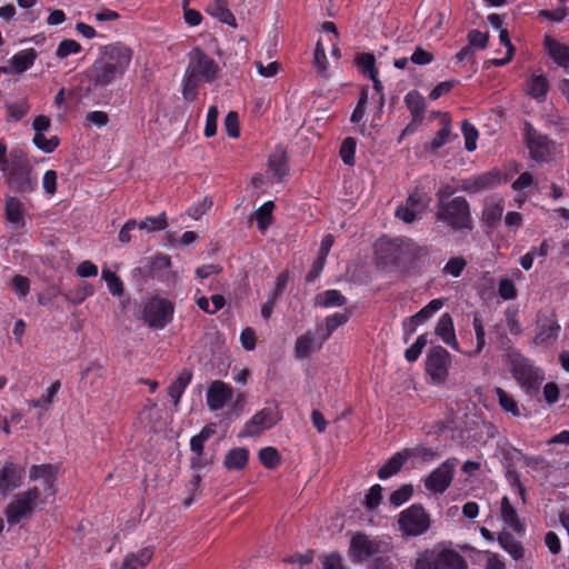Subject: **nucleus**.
I'll return each mask as SVG.
<instances>
[{"instance_id": "21", "label": "nucleus", "mask_w": 569, "mask_h": 569, "mask_svg": "<svg viewBox=\"0 0 569 569\" xmlns=\"http://www.w3.org/2000/svg\"><path fill=\"white\" fill-rule=\"evenodd\" d=\"M436 335L455 350H459V343L455 333L453 321L449 313H443L436 326Z\"/></svg>"}, {"instance_id": "63", "label": "nucleus", "mask_w": 569, "mask_h": 569, "mask_svg": "<svg viewBox=\"0 0 569 569\" xmlns=\"http://www.w3.org/2000/svg\"><path fill=\"white\" fill-rule=\"evenodd\" d=\"M433 54L421 47H417L410 57V61L418 66H426L432 62Z\"/></svg>"}, {"instance_id": "14", "label": "nucleus", "mask_w": 569, "mask_h": 569, "mask_svg": "<svg viewBox=\"0 0 569 569\" xmlns=\"http://www.w3.org/2000/svg\"><path fill=\"white\" fill-rule=\"evenodd\" d=\"M526 143L533 160L539 162L550 160L555 149L553 142L546 136L540 134L529 124H527L526 129Z\"/></svg>"}, {"instance_id": "56", "label": "nucleus", "mask_w": 569, "mask_h": 569, "mask_svg": "<svg viewBox=\"0 0 569 569\" xmlns=\"http://www.w3.org/2000/svg\"><path fill=\"white\" fill-rule=\"evenodd\" d=\"M355 153L356 141L352 138L345 139L340 148V156L342 161L348 166H352L355 162Z\"/></svg>"}, {"instance_id": "51", "label": "nucleus", "mask_w": 569, "mask_h": 569, "mask_svg": "<svg viewBox=\"0 0 569 569\" xmlns=\"http://www.w3.org/2000/svg\"><path fill=\"white\" fill-rule=\"evenodd\" d=\"M30 106L26 100H20L7 106L8 117L14 121L22 119L29 112Z\"/></svg>"}, {"instance_id": "64", "label": "nucleus", "mask_w": 569, "mask_h": 569, "mask_svg": "<svg viewBox=\"0 0 569 569\" xmlns=\"http://www.w3.org/2000/svg\"><path fill=\"white\" fill-rule=\"evenodd\" d=\"M323 569H347L339 553H330L322 557Z\"/></svg>"}, {"instance_id": "27", "label": "nucleus", "mask_w": 569, "mask_h": 569, "mask_svg": "<svg viewBox=\"0 0 569 569\" xmlns=\"http://www.w3.org/2000/svg\"><path fill=\"white\" fill-rule=\"evenodd\" d=\"M268 170L280 181L288 172L287 156L282 148H277L269 157Z\"/></svg>"}, {"instance_id": "4", "label": "nucleus", "mask_w": 569, "mask_h": 569, "mask_svg": "<svg viewBox=\"0 0 569 569\" xmlns=\"http://www.w3.org/2000/svg\"><path fill=\"white\" fill-rule=\"evenodd\" d=\"M449 191L447 192L445 190H440L438 192V219L455 229L467 228L470 221V210L468 202L462 197H456L449 200Z\"/></svg>"}, {"instance_id": "11", "label": "nucleus", "mask_w": 569, "mask_h": 569, "mask_svg": "<svg viewBox=\"0 0 569 569\" xmlns=\"http://www.w3.org/2000/svg\"><path fill=\"white\" fill-rule=\"evenodd\" d=\"M10 188L20 193H30L36 190L38 179L32 174L31 169L22 163L13 162L4 172Z\"/></svg>"}, {"instance_id": "26", "label": "nucleus", "mask_w": 569, "mask_h": 569, "mask_svg": "<svg viewBox=\"0 0 569 569\" xmlns=\"http://www.w3.org/2000/svg\"><path fill=\"white\" fill-rule=\"evenodd\" d=\"M411 451L402 450L400 452L395 453L387 462L386 465L379 470L378 476L380 479L385 480L393 475H396L401 467L405 465V462L412 458Z\"/></svg>"}, {"instance_id": "23", "label": "nucleus", "mask_w": 569, "mask_h": 569, "mask_svg": "<svg viewBox=\"0 0 569 569\" xmlns=\"http://www.w3.org/2000/svg\"><path fill=\"white\" fill-rule=\"evenodd\" d=\"M153 552L152 547H144L137 552L128 553L119 569H142L151 561Z\"/></svg>"}, {"instance_id": "6", "label": "nucleus", "mask_w": 569, "mask_h": 569, "mask_svg": "<svg viewBox=\"0 0 569 569\" xmlns=\"http://www.w3.org/2000/svg\"><path fill=\"white\" fill-rule=\"evenodd\" d=\"M388 550L389 543L382 539L357 532L351 538L348 556L353 562H362Z\"/></svg>"}, {"instance_id": "7", "label": "nucleus", "mask_w": 569, "mask_h": 569, "mask_svg": "<svg viewBox=\"0 0 569 569\" xmlns=\"http://www.w3.org/2000/svg\"><path fill=\"white\" fill-rule=\"evenodd\" d=\"M174 303L159 296L148 299L142 309L143 320L152 328L163 329L172 321Z\"/></svg>"}, {"instance_id": "59", "label": "nucleus", "mask_w": 569, "mask_h": 569, "mask_svg": "<svg viewBox=\"0 0 569 569\" xmlns=\"http://www.w3.org/2000/svg\"><path fill=\"white\" fill-rule=\"evenodd\" d=\"M486 224L495 229L498 224V204L495 201L487 202L482 212Z\"/></svg>"}, {"instance_id": "31", "label": "nucleus", "mask_w": 569, "mask_h": 569, "mask_svg": "<svg viewBox=\"0 0 569 569\" xmlns=\"http://www.w3.org/2000/svg\"><path fill=\"white\" fill-rule=\"evenodd\" d=\"M191 381V373L189 371H182L179 376L172 381L168 389V395L171 398L174 407H177L180 402V398L183 395L186 388Z\"/></svg>"}, {"instance_id": "40", "label": "nucleus", "mask_w": 569, "mask_h": 569, "mask_svg": "<svg viewBox=\"0 0 569 569\" xmlns=\"http://www.w3.org/2000/svg\"><path fill=\"white\" fill-rule=\"evenodd\" d=\"M94 293V288L90 283H82L78 288L66 293V298L73 305H80L88 297Z\"/></svg>"}, {"instance_id": "45", "label": "nucleus", "mask_w": 569, "mask_h": 569, "mask_svg": "<svg viewBox=\"0 0 569 569\" xmlns=\"http://www.w3.org/2000/svg\"><path fill=\"white\" fill-rule=\"evenodd\" d=\"M274 206L272 201L264 202L257 211L256 219L258 223V228L261 231H264L271 222L272 210Z\"/></svg>"}, {"instance_id": "30", "label": "nucleus", "mask_w": 569, "mask_h": 569, "mask_svg": "<svg viewBox=\"0 0 569 569\" xmlns=\"http://www.w3.org/2000/svg\"><path fill=\"white\" fill-rule=\"evenodd\" d=\"M453 138H457V136H453L451 132L450 121L445 120L442 128L425 144V149L436 152Z\"/></svg>"}, {"instance_id": "57", "label": "nucleus", "mask_w": 569, "mask_h": 569, "mask_svg": "<svg viewBox=\"0 0 569 569\" xmlns=\"http://www.w3.org/2000/svg\"><path fill=\"white\" fill-rule=\"evenodd\" d=\"M518 312H519V309L516 306H511L505 311L507 327H508L509 331L516 336H518L522 332L520 323L517 320Z\"/></svg>"}, {"instance_id": "37", "label": "nucleus", "mask_w": 569, "mask_h": 569, "mask_svg": "<svg viewBox=\"0 0 569 569\" xmlns=\"http://www.w3.org/2000/svg\"><path fill=\"white\" fill-rule=\"evenodd\" d=\"M101 277L107 283V288L112 296L120 297L123 293V282L113 271L104 268L102 269Z\"/></svg>"}, {"instance_id": "61", "label": "nucleus", "mask_w": 569, "mask_h": 569, "mask_svg": "<svg viewBox=\"0 0 569 569\" xmlns=\"http://www.w3.org/2000/svg\"><path fill=\"white\" fill-rule=\"evenodd\" d=\"M469 46L475 49H485L487 47L489 34L478 30H471L468 34Z\"/></svg>"}, {"instance_id": "28", "label": "nucleus", "mask_w": 569, "mask_h": 569, "mask_svg": "<svg viewBox=\"0 0 569 569\" xmlns=\"http://www.w3.org/2000/svg\"><path fill=\"white\" fill-rule=\"evenodd\" d=\"M249 460V451L243 447L233 448L224 457L223 465L228 470H242Z\"/></svg>"}, {"instance_id": "38", "label": "nucleus", "mask_w": 569, "mask_h": 569, "mask_svg": "<svg viewBox=\"0 0 569 569\" xmlns=\"http://www.w3.org/2000/svg\"><path fill=\"white\" fill-rule=\"evenodd\" d=\"M479 292L485 300L496 296V278L490 272H486L478 282Z\"/></svg>"}, {"instance_id": "52", "label": "nucleus", "mask_w": 569, "mask_h": 569, "mask_svg": "<svg viewBox=\"0 0 569 569\" xmlns=\"http://www.w3.org/2000/svg\"><path fill=\"white\" fill-rule=\"evenodd\" d=\"M33 143L38 149L42 150L46 153H50L58 147L59 140L57 137H51L50 139H47L44 133H34Z\"/></svg>"}, {"instance_id": "1", "label": "nucleus", "mask_w": 569, "mask_h": 569, "mask_svg": "<svg viewBox=\"0 0 569 569\" xmlns=\"http://www.w3.org/2000/svg\"><path fill=\"white\" fill-rule=\"evenodd\" d=\"M130 47L117 42L102 46L93 63L86 70L88 91H97L122 78L132 61Z\"/></svg>"}, {"instance_id": "46", "label": "nucleus", "mask_w": 569, "mask_h": 569, "mask_svg": "<svg viewBox=\"0 0 569 569\" xmlns=\"http://www.w3.org/2000/svg\"><path fill=\"white\" fill-rule=\"evenodd\" d=\"M548 88V80L543 76H533L528 83V92L535 98L545 97Z\"/></svg>"}, {"instance_id": "15", "label": "nucleus", "mask_w": 569, "mask_h": 569, "mask_svg": "<svg viewBox=\"0 0 569 569\" xmlns=\"http://www.w3.org/2000/svg\"><path fill=\"white\" fill-rule=\"evenodd\" d=\"M456 467V459L446 460L425 479V487L435 493H442L450 486Z\"/></svg>"}, {"instance_id": "20", "label": "nucleus", "mask_w": 569, "mask_h": 569, "mask_svg": "<svg viewBox=\"0 0 569 569\" xmlns=\"http://www.w3.org/2000/svg\"><path fill=\"white\" fill-rule=\"evenodd\" d=\"M326 340H323V336L321 339H317L315 333L307 331L305 335L300 336L295 343V352L296 356L300 359H303L308 357L310 353L318 351L322 343Z\"/></svg>"}, {"instance_id": "16", "label": "nucleus", "mask_w": 569, "mask_h": 569, "mask_svg": "<svg viewBox=\"0 0 569 569\" xmlns=\"http://www.w3.org/2000/svg\"><path fill=\"white\" fill-rule=\"evenodd\" d=\"M56 468L51 465H34L29 470V478L33 481H40L39 486L44 496L53 498L56 489Z\"/></svg>"}, {"instance_id": "48", "label": "nucleus", "mask_w": 569, "mask_h": 569, "mask_svg": "<svg viewBox=\"0 0 569 569\" xmlns=\"http://www.w3.org/2000/svg\"><path fill=\"white\" fill-rule=\"evenodd\" d=\"M200 81L184 72L182 79V96L186 101L192 102L197 98V88Z\"/></svg>"}, {"instance_id": "55", "label": "nucleus", "mask_w": 569, "mask_h": 569, "mask_svg": "<svg viewBox=\"0 0 569 569\" xmlns=\"http://www.w3.org/2000/svg\"><path fill=\"white\" fill-rule=\"evenodd\" d=\"M466 266L467 261L462 257H455L449 259V261L445 264L443 272L446 274H450L453 278H457L461 274Z\"/></svg>"}, {"instance_id": "18", "label": "nucleus", "mask_w": 569, "mask_h": 569, "mask_svg": "<svg viewBox=\"0 0 569 569\" xmlns=\"http://www.w3.org/2000/svg\"><path fill=\"white\" fill-rule=\"evenodd\" d=\"M24 470L22 467L6 462L0 469V493L8 495L18 488L23 479Z\"/></svg>"}, {"instance_id": "41", "label": "nucleus", "mask_w": 569, "mask_h": 569, "mask_svg": "<svg viewBox=\"0 0 569 569\" xmlns=\"http://www.w3.org/2000/svg\"><path fill=\"white\" fill-rule=\"evenodd\" d=\"M348 320L349 315L346 312H336L328 316L325 320L326 333L323 335V340H327L336 329L345 325Z\"/></svg>"}, {"instance_id": "47", "label": "nucleus", "mask_w": 569, "mask_h": 569, "mask_svg": "<svg viewBox=\"0 0 569 569\" xmlns=\"http://www.w3.org/2000/svg\"><path fill=\"white\" fill-rule=\"evenodd\" d=\"M357 63L361 72L368 77L378 76L376 59L371 53H362L357 58Z\"/></svg>"}, {"instance_id": "19", "label": "nucleus", "mask_w": 569, "mask_h": 569, "mask_svg": "<svg viewBox=\"0 0 569 569\" xmlns=\"http://www.w3.org/2000/svg\"><path fill=\"white\" fill-rule=\"evenodd\" d=\"M233 396L232 388L222 382L213 381L207 391V403L213 411L221 409Z\"/></svg>"}, {"instance_id": "60", "label": "nucleus", "mask_w": 569, "mask_h": 569, "mask_svg": "<svg viewBox=\"0 0 569 569\" xmlns=\"http://www.w3.org/2000/svg\"><path fill=\"white\" fill-rule=\"evenodd\" d=\"M500 407L513 417H520L521 415L517 401L502 389H500Z\"/></svg>"}, {"instance_id": "2", "label": "nucleus", "mask_w": 569, "mask_h": 569, "mask_svg": "<svg viewBox=\"0 0 569 569\" xmlns=\"http://www.w3.org/2000/svg\"><path fill=\"white\" fill-rule=\"evenodd\" d=\"M50 499L42 493L39 486L18 492L4 510L8 523L11 526L18 525L21 520L29 518L36 510L49 503Z\"/></svg>"}, {"instance_id": "42", "label": "nucleus", "mask_w": 569, "mask_h": 569, "mask_svg": "<svg viewBox=\"0 0 569 569\" xmlns=\"http://www.w3.org/2000/svg\"><path fill=\"white\" fill-rule=\"evenodd\" d=\"M461 131L465 138V148L467 151L472 152L477 149L478 131L473 124L465 120L461 123Z\"/></svg>"}, {"instance_id": "33", "label": "nucleus", "mask_w": 569, "mask_h": 569, "mask_svg": "<svg viewBox=\"0 0 569 569\" xmlns=\"http://www.w3.org/2000/svg\"><path fill=\"white\" fill-rule=\"evenodd\" d=\"M396 252H397V244L393 241H388V240L381 239L376 244L377 259L383 264L396 262L397 258H398Z\"/></svg>"}, {"instance_id": "49", "label": "nucleus", "mask_w": 569, "mask_h": 569, "mask_svg": "<svg viewBox=\"0 0 569 569\" xmlns=\"http://www.w3.org/2000/svg\"><path fill=\"white\" fill-rule=\"evenodd\" d=\"M81 44L72 39L62 40L56 51L58 58L63 59L70 54H77L81 51Z\"/></svg>"}, {"instance_id": "34", "label": "nucleus", "mask_w": 569, "mask_h": 569, "mask_svg": "<svg viewBox=\"0 0 569 569\" xmlns=\"http://www.w3.org/2000/svg\"><path fill=\"white\" fill-rule=\"evenodd\" d=\"M405 103L410 110L413 121L422 119L425 112V99L418 91H410L405 97Z\"/></svg>"}, {"instance_id": "3", "label": "nucleus", "mask_w": 569, "mask_h": 569, "mask_svg": "<svg viewBox=\"0 0 569 569\" xmlns=\"http://www.w3.org/2000/svg\"><path fill=\"white\" fill-rule=\"evenodd\" d=\"M507 357L512 376L520 387L528 393L538 391L545 379L543 371L518 351H510Z\"/></svg>"}, {"instance_id": "50", "label": "nucleus", "mask_w": 569, "mask_h": 569, "mask_svg": "<svg viewBox=\"0 0 569 569\" xmlns=\"http://www.w3.org/2000/svg\"><path fill=\"white\" fill-rule=\"evenodd\" d=\"M223 126L230 138L236 139L240 136L239 116L236 111L228 112L224 118Z\"/></svg>"}, {"instance_id": "53", "label": "nucleus", "mask_w": 569, "mask_h": 569, "mask_svg": "<svg viewBox=\"0 0 569 569\" xmlns=\"http://www.w3.org/2000/svg\"><path fill=\"white\" fill-rule=\"evenodd\" d=\"M219 111L216 106L208 109L204 126V136L210 138L217 133Z\"/></svg>"}, {"instance_id": "5", "label": "nucleus", "mask_w": 569, "mask_h": 569, "mask_svg": "<svg viewBox=\"0 0 569 569\" xmlns=\"http://www.w3.org/2000/svg\"><path fill=\"white\" fill-rule=\"evenodd\" d=\"M413 569H466V561L457 551L435 547L418 552Z\"/></svg>"}, {"instance_id": "36", "label": "nucleus", "mask_w": 569, "mask_h": 569, "mask_svg": "<svg viewBox=\"0 0 569 569\" xmlns=\"http://www.w3.org/2000/svg\"><path fill=\"white\" fill-rule=\"evenodd\" d=\"M500 546L515 559L519 560L523 557L525 549L522 545L508 533H500Z\"/></svg>"}, {"instance_id": "44", "label": "nucleus", "mask_w": 569, "mask_h": 569, "mask_svg": "<svg viewBox=\"0 0 569 569\" xmlns=\"http://www.w3.org/2000/svg\"><path fill=\"white\" fill-rule=\"evenodd\" d=\"M280 459L274 447H264L259 451V460L268 469H274L280 463Z\"/></svg>"}, {"instance_id": "54", "label": "nucleus", "mask_w": 569, "mask_h": 569, "mask_svg": "<svg viewBox=\"0 0 569 569\" xmlns=\"http://www.w3.org/2000/svg\"><path fill=\"white\" fill-rule=\"evenodd\" d=\"M313 64L320 74H326L328 69V60L326 57L325 47L321 41H318L316 44Z\"/></svg>"}, {"instance_id": "13", "label": "nucleus", "mask_w": 569, "mask_h": 569, "mask_svg": "<svg viewBox=\"0 0 569 569\" xmlns=\"http://www.w3.org/2000/svg\"><path fill=\"white\" fill-rule=\"evenodd\" d=\"M430 203L429 196L421 191L415 190L409 194L405 206H400L396 210V216L406 223L413 222L426 211Z\"/></svg>"}, {"instance_id": "22", "label": "nucleus", "mask_w": 569, "mask_h": 569, "mask_svg": "<svg viewBox=\"0 0 569 569\" xmlns=\"http://www.w3.org/2000/svg\"><path fill=\"white\" fill-rule=\"evenodd\" d=\"M500 516L505 525L509 527L516 535L522 536L525 533V526L518 518L516 509L510 505L507 497H503L500 500Z\"/></svg>"}, {"instance_id": "24", "label": "nucleus", "mask_w": 569, "mask_h": 569, "mask_svg": "<svg viewBox=\"0 0 569 569\" xmlns=\"http://www.w3.org/2000/svg\"><path fill=\"white\" fill-rule=\"evenodd\" d=\"M545 44L553 61L563 69H569V47L553 40L549 36L545 37Z\"/></svg>"}, {"instance_id": "29", "label": "nucleus", "mask_w": 569, "mask_h": 569, "mask_svg": "<svg viewBox=\"0 0 569 569\" xmlns=\"http://www.w3.org/2000/svg\"><path fill=\"white\" fill-rule=\"evenodd\" d=\"M36 58L37 52L34 49L21 50L10 59V67L13 72L21 73L33 64Z\"/></svg>"}, {"instance_id": "58", "label": "nucleus", "mask_w": 569, "mask_h": 569, "mask_svg": "<svg viewBox=\"0 0 569 569\" xmlns=\"http://www.w3.org/2000/svg\"><path fill=\"white\" fill-rule=\"evenodd\" d=\"M503 460H505V466H506V469H516V467L523 462V458H525V455L516 449V448H510V449H507V450H503Z\"/></svg>"}, {"instance_id": "43", "label": "nucleus", "mask_w": 569, "mask_h": 569, "mask_svg": "<svg viewBox=\"0 0 569 569\" xmlns=\"http://www.w3.org/2000/svg\"><path fill=\"white\" fill-rule=\"evenodd\" d=\"M443 307V301L441 299H433L427 306H425L419 312H417L413 317V321H418L420 325L430 319L436 312H438Z\"/></svg>"}, {"instance_id": "17", "label": "nucleus", "mask_w": 569, "mask_h": 569, "mask_svg": "<svg viewBox=\"0 0 569 569\" xmlns=\"http://www.w3.org/2000/svg\"><path fill=\"white\" fill-rule=\"evenodd\" d=\"M27 209L24 203L16 197H7L4 200V214L10 228L14 231H21L26 224Z\"/></svg>"}, {"instance_id": "8", "label": "nucleus", "mask_w": 569, "mask_h": 569, "mask_svg": "<svg viewBox=\"0 0 569 569\" xmlns=\"http://www.w3.org/2000/svg\"><path fill=\"white\" fill-rule=\"evenodd\" d=\"M451 365L450 353L441 346L432 347L426 359V372L433 385H443Z\"/></svg>"}, {"instance_id": "9", "label": "nucleus", "mask_w": 569, "mask_h": 569, "mask_svg": "<svg viewBox=\"0 0 569 569\" xmlns=\"http://www.w3.org/2000/svg\"><path fill=\"white\" fill-rule=\"evenodd\" d=\"M398 525L405 536H420L430 527V520L422 507L413 505L400 513Z\"/></svg>"}, {"instance_id": "32", "label": "nucleus", "mask_w": 569, "mask_h": 569, "mask_svg": "<svg viewBox=\"0 0 569 569\" xmlns=\"http://www.w3.org/2000/svg\"><path fill=\"white\" fill-rule=\"evenodd\" d=\"M347 302L346 297L339 290H327L318 295L315 305L322 308L342 307Z\"/></svg>"}, {"instance_id": "35", "label": "nucleus", "mask_w": 569, "mask_h": 569, "mask_svg": "<svg viewBox=\"0 0 569 569\" xmlns=\"http://www.w3.org/2000/svg\"><path fill=\"white\" fill-rule=\"evenodd\" d=\"M208 12L219 21L229 26H236V18L228 9L224 0H216L208 7Z\"/></svg>"}, {"instance_id": "62", "label": "nucleus", "mask_w": 569, "mask_h": 569, "mask_svg": "<svg viewBox=\"0 0 569 569\" xmlns=\"http://www.w3.org/2000/svg\"><path fill=\"white\" fill-rule=\"evenodd\" d=\"M506 479L509 482V485L516 489V491L521 497L522 501H526V489L522 486L519 475L516 471V469H508L506 470Z\"/></svg>"}, {"instance_id": "25", "label": "nucleus", "mask_w": 569, "mask_h": 569, "mask_svg": "<svg viewBox=\"0 0 569 569\" xmlns=\"http://www.w3.org/2000/svg\"><path fill=\"white\" fill-rule=\"evenodd\" d=\"M560 331V325L555 318L546 319L539 325V331L533 338L537 346H546L550 341L556 340Z\"/></svg>"}, {"instance_id": "10", "label": "nucleus", "mask_w": 569, "mask_h": 569, "mask_svg": "<svg viewBox=\"0 0 569 569\" xmlns=\"http://www.w3.org/2000/svg\"><path fill=\"white\" fill-rule=\"evenodd\" d=\"M219 67L217 62L199 49L190 52L189 64L186 70L190 77L199 81L211 82L214 80Z\"/></svg>"}, {"instance_id": "12", "label": "nucleus", "mask_w": 569, "mask_h": 569, "mask_svg": "<svg viewBox=\"0 0 569 569\" xmlns=\"http://www.w3.org/2000/svg\"><path fill=\"white\" fill-rule=\"evenodd\" d=\"M279 419L280 417L276 409L263 408L244 423L241 432L239 433V437H257L264 430L272 428L279 421Z\"/></svg>"}, {"instance_id": "39", "label": "nucleus", "mask_w": 569, "mask_h": 569, "mask_svg": "<svg viewBox=\"0 0 569 569\" xmlns=\"http://www.w3.org/2000/svg\"><path fill=\"white\" fill-rule=\"evenodd\" d=\"M167 224V216L164 212H161L157 217H147L138 224V228L148 232H154L164 230Z\"/></svg>"}]
</instances>
